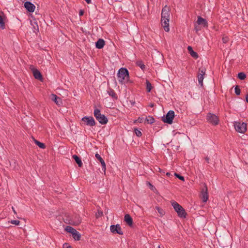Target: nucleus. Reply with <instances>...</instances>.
<instances>
[{"mask_svg": "<svg viewBox=\"0 0 248 248\" xmlns=\"http://www.w3.org/2000/svg\"><path fill=\"white\" fill-rule=\"evenodd\" d=\"M170 9L166 5L163 8L161 12V24L164 30L168 32L170 31Z\"/></svg>", "mask_w": 248, "mask_h": 248, "instance_id": "nucleus-1", "label": "nucleus"}, {"mask_svg": "<svg viewBox=\"0 0 248 248\" xmlns=\"http://www.w3.org/2000/svg\"><path fill=\"white\" fill-rule=\"evenodd\" d=\"M117 76L119 82L123 84L128 80L129 78L128 71L126 68H122L119 70Z\"/></svg>", "mask_w": 248, "mask_h": 248, "instance_id": "nucleus-2", "label": "nucleus"}, {"mask_svg": "<svg viewBox=\"0 0 248 248\" xmlns=\"http://www.w3.org/2000/svg\"><path fill=\"white\" fill-rule=\"evenodd\" d=\"M93 114L96 120L102 124H106L108 120L107 118L103 114H101L100 110L98 108H95L93 112Z\"/></svg>", "mask_w": 248, "mask_h": 248, "instance_id": "nucleus-3", "label": "nucleus"}, {"mask_svg": "<svg viewBox=\"0 0 248 248\" xmlns=\"http://www.w3.org/2000/svg\"><path fill=\"white\" fill-rule=\"evenodd\" d=\"M171 205L180 217H186V213L182 206L179 205L177 202L174 201L171 202Z\"/></svg>", "mask_w": 248, "mask_h": 248, "instance_id": "nucleus-4", "label": "nucleus"}, {"mask_svg": "<svg viewBox=\"0 0 248 248\" xmlns=\"http://www.w3.org/2000/svg\"><path fill=\"white\" fill-rule=\"evenodd\" d=\"M234 126L236 131L241 133H244L247 130L246 124L243 122H235Z\"/></svg>", "mask_w": 248, "mask_h": 248, "instance_id": "nucleus-5", "label": "nucleus"}, {"mask_svg": "<svg viewBox=\"0 0 248 248\" xmlns=\"http://www.w3.org/2000/svg\"><path fill=\"white\" fill-rule=\"evenodd\" d=\"M81 122L85 125L93 126L95 125V122L92 116H86L81 119Z\"/></svg>", "mask_w": 248, "mask_h": 248, "instance_id": "nucleus-6", "label": "nucleus"}, {"mask_svg": "<svg viewBox=\"0 0 248 248\" xmlns=\"http://www.w3.org/2000/svg\"><path fill=\"white\" fill-rule=\"evenodd\" d=\"M174 117V112L173 110H170L166 115L165 117L162 118V121L166 123L171 124Z\"/></svg>", "mask_w": 248, "mask_h": 248, "instance_id": "nucleus-7", "label": "nucleus"}, {"mask_svg": "<svg viewBox=\"0 0 248 248\" xmlns=\"http://www.w3.org/2000/svg\"><path fill=\"white\" fill-rule=\"evenodd\" d=\"M207 120L208 122L213 124L217 125L218 123V118L215 114L209 113L207 116Z\"/></svg>", "mask_w": 248, "mask_h": 248, "instance_id": "nucleus-8", "label": "nucleus"}, {"mask_svg": "<svg viewBox=\"0 0 248 248\" xmlns=\"http://www.w3.org/2000/svg\"><path fill=\"white\" fill-rule=\"evenodd\" d=\"M205 73V69L204 68H200L199 70V73L198 74V79L199 83L202 86L203 80L204 78V75Z\"/></svg>", "mask_w": 248, "mask_h": 248, "instance_id": "nucleus-9", "label": "nucleus"}, {"mask_svg": "<svg viewBox=\"0 0 248 248\" xmlns=\"http://www.w3.org/2000/svg\"><path fill=\"white\" fill-rule=\"evenodd\" d=\"M110 229L111 232L113 233H117L119 234H123V232L122 231L121 228L119 224L116 225H112L110 227Z\"/></svg>", "mask_w": 248, "mask_h": 248, "instance_id": "nucleus-10", "label": "nucleus"}, {"mask_svg": "<svg viewBox=\"0 0 248 248\" xmlns=\"http://www.w3.org/2000/svg\"><path fill=\"white\" fill-rule=\"evenodd\" d=\"M201 198L204 202L208 200V189L206 185L204 186V187L202 190Z\"/></svg>", "mask_w": 248, "mask_h": 248, "instance_id": "nucleus-11", "label": "nucleus"}, {"mask_svg": "<svg viewBox=\"0 0 248 248\" xmlns=\"http://www.w3.org/2000/svg\"><path fill=\"white\" fill-rule=\"evenodd\" d=\"M24 6L28 11L31 13L34 12L35 8L34 5L29 1L25 2L24 3Z\"/></svg>", "mask_w": 248, "mask_h": 248, "instance_id": "nucleus-12", "label": "nucleus"}, {"mask_svg": "<svg viewBox=\"0 0 248 248\" xmlns=\"http://www.w3.org/2000/svg\"><path fill=\"white\" fill-rule=\"evenodd\" d=\"M95 156L97 158V159L100 162L102 170L104 172H105L106 168L105 161L98 154H96Z\"/></svg>", "mask_w": 248, "mask_h": 248, "instance_id": "nucleus-13", "label": "nucleus"}, {"mask_svg": "<svg viewBox=\"0 0 248 248\" xmlns=\"http://www.w3.org/2000/svg\"><path fill=\"white\" fill-rule=\"evenodd\" d=\"M51 99L58 106H61L62 104V99L55 94H51Z\"/></svg>", "mask_w": 248, "mask_h": 248, "instance_id": "nucleus-14", "label": "nucleus"}, {"mask_svg": "<svg viewBox=\"0 0 248 248\" xmlns=\"http://www.w3.org/2000/svg\"><path fill=\"white\" fill-rule=\"evenodd\" d=\"M105 41L102 39H99L95 43V46L98 49L102 48L105 46Z\"/></svg>", "mask_w": 248, "mask_h": 248, "instance_id": "nucleus-15", "label": "nucleus"}, {"mask_svg": "<svg viewBox=\"0 0 248 248\" xmlns=\"http://www.w3.org/2000/svg\"><path fill=\"white\" fill-rule=\"evenodd\" d=\"M124 221L130 226H132L133 221L131 217L129 214H126L124 218Z\"/></svg>", "mask_w": 248, "mask_h": 248, "instance_id": "nucleus-16", "label": "nucleus"}, {"mask_svg": "<svg viewBox=\"0 0 248 248\" xmlns=\"http://www.w3.org/2000/svg\"><path fill=\"white\" fill-rule=\"evenodd\" d=\"M107 92L109 95L114 100H117L118 99V96L113 89L110 88L108 90Z\"/></svg>", "mask_w": 248, "mask_h": 248, "instance_id": "nucleus-17", "label": "nucleus"}, {"mask_svg": "<svg viewBox=\"0 0 248 248\" xmlns=\"http://www.w3.org/2000/svg\"><path fill=\"white\" fill-rule=\"evenodd\" d=\"M33 74L35 78L41 80L42 78V75L40 72L37 69L33 70Z\"/></svg>", "mask_w": 248, "mask_h": 248, "instance_id": "nucleus-18", "label": "nucleus"}, {"mask_svg": "<svg viewBox=\"0 0 248 248\" xmlns=\"http://www.w3.org/2000/svg\"><path fill=\"white\" fill-rule=\"evenodd\" d=\"M72 158L75 160L79 167H81L83 164L81 159L77 155H74L72 156Z\"/></svg>", "mask_w": 248, "mask_h": 248, "instance_id": "nucleus-19", "label": "nucleus"}, {"mask_svg": "<svg viewBox=\"0 0 248 248\" xmlns=\"http://www.w3.org/2000/svg\"><path fill=\"white\" fill-rule=\"evenodd\" d=\"M197 22L199 25H201L203 26H206L207 25L206 20L200 16L198 17Z\"/></svg>", "mask_w": 248, "mask_h": 248, "instance_id": "nucleus-20", "label": "nucleus"}, {"mask_svg": "<svg viewBox=\"0 0 248 248\" xmlns=\"http://www.w3.org/2000/svg\"><path fill=\"white\" fill-rule=\"evenodd\" d=\"M187 49L189 51V53H190V54L191 55V56L192 57L196 58V59L198 58V54H197L196 52H194L193 50V49L191 46H188Z\"/></svg>", "mask_w": 248, "mask_h": 248, "instance_id": "nucleus-21", "label": "nucleus"}, {"mask_svg": "<svg viewBox=\"0 0 248 248\" xmlns=\"http://www.w3.org/2000/svg\"><path fill=\"white\" fill-rule=\"evenodd\" d=\"M3 13H1L0 14V27L2 29H4L5 28V23L3 20Z\"/></svg>", "mask_w": 248, "mask_h": 248, "instance_id": "nucleus-22", "label": "nucleus"}, {"mask_svg": "<svg viewBox=\"0 0 248 248\" xmlns=\"http://www.w3.org/2000/svg\"><path fill=\"white\" fill-rule=\"evenodd\" d=\"M65 230L69 233H71V234H73L74 232H76V230L73 228V227L67 226L65 227Z\"/></svg>", "mask_w": 248, "mask_h": 248, "instance_id": "nucleus-23", "label": "nucleus"}, {"mask_svg": "<svg viewBox=\"0 0 248 248\" xmlns=\"http://www.w3.org/2000/svg\"><path fill=\"white\" fill-rule=\"evenodd\" d=\"M145 83H146V90L148 92H150L152 89V86L151 83L148 80H146Z\"/></svg>", "mask_w": 248, "mask_h": 248, "instance_id": "nucleus-24", "label": "nucleus"}, {"mask_svg": "<svg viewBox=\"0 0 248 248\" xmlns=\"http://www.w3.org/2000/svg\"><path fill=\"white\" fill-rule=\"evenodd\" d=\"M34 142L36 145L38 146V147L41 149H44L46 147V146L44 143L40 142V141L37 140H36L33 139Z\"/></svg>", "mask_w": 248, "mask_h": 248, "instance_id": "nucleus-25", "label": "nucleus"}, {"mask_svg": "<svg viewBox=\"0 0 248 248\" xmlns=\"http://www.w3.org/2000/svg\"><path fill=\"white\" fill-rule=\"evenodd\" d=\"M73 237L75 240H79L80 239V234L79 232L76 231V232H74L73 234Z\"/></svg>", "mask_w": 248, "mask_h": 248, "instance_id": "nucleus-26", "label": "nucleus"}, {"mask_svg": "<svg viewBox=\"0 0 248 248\" xmlns=\"http://www.w3.org/2000/svg\"><path fill=\"white\" fill-rule=\"evenodd\" d=\"M154 118L151 116H148L146 118V119H145V121L148 123V124H153L154 122Z\"/></svg>", "mask_w": 248, "mask_h": 248, "instance_id": "nucleus-27", "label": "nucleus"}, {"mask_svg": "<svg viewBox=\"0 0 248 248\" xmlns=\"http://www.w3.org/2000/svg\"><path fill=\"white\" fill-rule=\"evenodd\" d=\"M238 77L241 80H244L246 78V74L243 72L239 73L238 75Z\"/></svg>", "mask_w": 248, "mask_h": 248, "instance_id": "nucleus-28", "label": "nucleus"}, {"mask_svg": "<svg viewBox=\"0 0 248 248\" xmlns=\"http://www.w3.org/2000/svg\"><path fill=\"white\" fill-rule=\"evenodd\" d=\"M155 209L157 210L159 214L161 216H162L164 214V212L163 210L159 208L158 207H156Z\"/></svg>", "mask_w": 248, "mask_h": 248, "instance_id": "nucleus-29", "label": "nucleus"}, {"mask_svg": "<svg viewBox=\"0 0 248 248\" xmlns=\"http://www.w3.org/2000/svg\"><path fill=\"white\" fill-rule=\"evenodd\" d=\"M235 93L237 95H239L241 93V90L238 86H236L235 88Z\"/></svg>", "mask_w": 248, "mask_h": 248, "instance_id": "nucleus-30", "label": "nucleus"}, {"mask_svg": "<svg viewBox=\"0 0 248 248\" xmlns=\"http://www.w3.org/2000/svg\"><path fill=\"white\" fill-rule=\"evenodd\" d=\"M148 185L150 186V188H151V190H152L155 192H156L157 191L155 187H154L152 184H151L149 183H148Z\"/></svg>", "mask_w": 248, "mask_h": 248, "instance_id": "nucleus-31", "label": "nucleus"}, {"mask_svg": "<svg viewBox=\"0 0 248 248\" xmlns=\"http://www.w3.org/2000/svg\"><path fill=\"white\" fill-rule=\"evenodd\" d=\"M11 223L16 225H18L20 223V221L17 220H13L11 221Z\"/></svg>", "mask_w": 248, "mask_h": 248, "instance_id": "nucleus-32", "label": "nucleus"}, {"mask_svg": "<svg viewBox=\"0 0 248 248\" xmlns=\"http://www.w3.org/2000/svg\"><path fill=\"white\" fill-rule=\"evenodd\" d=\"M174 175L175 176H176L177 178H178L179 179L182 180V181H184V177L182 176H181L179 174L176 173H174Z\"/></svg>", "mask_w": 248, "mask_h": 248, "instance_id": "nucleus-33", "label": "nucleus"}, {"mask_svg": "<svg viewBox=\"0 0 248 248\" xmlns=\"http://www.w3.org/2000/svg\"><path fill=\"white\" fill-rule=\"evenodd\" d=\"M134 131L136 134V135L138 136H140V130L138 129V128H134Z\"/></svg>", "mask_w": 248, "mask_h": 248, "instance_id": "nucleus-34", "label": "nucleus"}, {"mask_svg": "<svg viewBox=\"0 0 248 248\" xmlns=\"http://www.w3.org/2000/svg\"><path fill=\"white\" fill-rule=\"evenodd\" d=\"M140 69L142 70H144L146 68L145 65L141 63L140 62Z\"/></svg>", "mask_w": 248, "mask_h": 248, "instance_id": "nucleus-35", "label": "nucleus"}, {"mask_svg": "<svg viewBox=\"0 0 248 248\" xmlns=\"http://www.w3.org/2000/svg\"><path fill=\"white\" fill-rule=\"evenodd\" d=\"M84 14V11L82 10H80L79 12V16H82Z\"/></svg>", "mask_w": 248, "mask_h": 248, "instance_id": "nucleus-36", "label": "nucleus"}, {"mask_svg": "<svg viewBox=\"0 0 248 248\" xmlns=\"http://www.w3.org/2000/svg\"><path fill=\"white\" fill-rule=\"evenodd\" d=\"M222 40H223V43H226L227 42V39H226V38H223Z\"/></svg>", "mask_w": 248, "mask_h": 248, "instance_id": "nucleus-37", "label": "nucleus"}, {"mask_svg": "<svg viewBox=\"0 0 248 248\" xmlns=\"http://www.w3.org/2000/svg\"><path fill=\"white\" fill-rule=\"evenodd\" d=\"M12 210L14 213L15 214H16V210H15L14 208L13 207H12Z\"/></svg>", "mask_w": 248, "mask_h": 248, "instance_id": "nucleus-38", "label": "nucleus"}, {"mask_svg": "<svg viewBox=\"0 0 248 248\" xmlns=\"http://www.w3.org/2000/svg\"><path fill=\"white\" fill-rule=\"evenodd\" d=\"M246 100L248 103V94L246 96Z\"/></svg>", "mask_w": 248, "mask_h": 248, "instance_id": "nucleus-39", "label": "nucleus"}, {"mask_svg": "<svg viewBox=\"0 0 248 248\" xmlns=\"http://www.w3.org/2000/svg\"><path fill=\"white\" fill-rule=\"evenodd\" d=\"M136 64H137L138 66H140V62H136Z\"/></svg>", "mask_w": 248, "mask_h": 248, "instance_id": "nucleus-40", "label": "nucleus"}, {"mask_svg": "<svg viewBox=\"0 0 248 248\" xmlns=\"http://www.w3.org/2000/svg\"><path fill=\"white\" fill-rule=\"evenodd\" d=\"M167 175H170V173H169V172H167V174H166Z\"/></svg>", "mask_w": 248, "mask_h": 248, "instance_id": "nucleus-41", "label": "nucleus"}, {"mask_svg": "<svg viewBox=\"0 0 248 248\" xmlns=\"http://www.w3.org/2000/svg\"><path fill=\"white\" fill-rule=\"evenodd\" d=\"M80 222V221H79L77 223V224H78Z\"/></svg>", "mask_w": 248, "mask_h": 248, "instance_id": "nucleus-42", "label": "nucleus"}, {"mask_svg": "<svg viewBox=\"0 0 248 248\" xmlns=\"http://www.w3.org/2000/svg\"><path fill=\"white\" fill-rule=\"evenodd\" d=\"M138 120H136L135 121H134V123H136V121H137Z\"/></svg>", "mask_w": 248, "mask_h": 248, "instance_id": "nucleus-43", "label": "nucleus"}, {"mask_svg": "<svg viewBox=\"0 0 248 248\" xmlns=\"http://www.w3.org/2000/svg\"><path fill=\"white\" fill-rule=\"evenodd\" d=\"M71 248V247H69V248Z\"/></svg>", "mask_w": 248, "mask_h": 248, "instance_id": "nucleus-44", "label": "nucleus"}, {"mask_svg": "<svg viewBox=\"0 0 248 248\" xmlns=\"http://www.w3.org/2000/svg\"><path fill=\"white\" fill-rule=\"evenodd\" d=\"M158 248H160V247H159V246H158Z\"/></svg>", "mask_w": 248, "mask_h": 248, "instance_id": "nucleus-45", "label": "nucleus"}]
</instances>
